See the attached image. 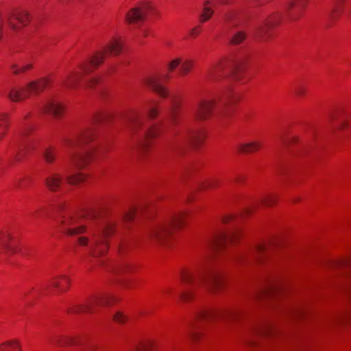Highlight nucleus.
<instances>
[{
    "instance_id": "nucleus-8",
    "label": "nucleus",
    "mask_w": 351,
    "mask_h": 351,
    "mask_svg": "<svg viewBox=\"0 0 351 351\" xmlns=\"http://www.w3.org/2000/svg\"><path fill=\"white\" fill-rule=\"evenodd\" d=\"M95 147L86 148L81 152H71L69 154L70 162L66 170V180L72 185L77 184L86 180V175L78 171L84 168L92 158Z\"/></svg>"
},
{
    "instance_id": "nucleus-47",
    "label": "nucleus",
    "mask_w": 351,
    "mask_h": 351,
    "mask_svg": "<svg viewBox=\"0 0 351 351\" xmlns=\"http://www.w3.org/2000/svg\"><path fill=\"white\" fill-rule=\"evenodd\" d=\"M295 93L299 96H303L305 93V88L302 86H299L296 88Z\"/></svg>"
},
{
    "instance_id": "nucleus-51",
    "label": "nucleus",
    "mask_w": 351,
    "mask_h": 351,
    "mask_svg": "<svg viewBox=\"0 0 351 351\" xmlns=\"http://www.w3.org/2000/svg\"><path fill=\"white\" fill-rule=\"evenodd\" d=\"M231 219H232V216H226L223 218V222L228 223Z\"/></svg>"
},
{
    "instance_id": "nucleus-26",
    "label": "nucleus",
    "mask_w": 351,
    "mask_h": 351,
    "mask_svg": "<svg viewBox=\"0 0 351 351\" xmlns=\"http://www.w3.org/2000/svg\"><path fill=\"white\" fill-rule=\"evenodd\" d=\"M274 332V328L271 323L264 322L254 325L251 328V332L255 335H267Z\"/></svg>"
},
{
    "instance_id": "nucleus-29",
    "label": "nucleus",
    "mask_w": 351,
    "mask_h": 351,
    "mask_svg": "<svg viewBox=\"0 0 351 351\" xmlns=\"http://www.w3.org/2000/svg\"><path fill=\"white\" fill-rule=\"evenodd\" d=\"M261 147V143L259 141H252L250 143H241L237 146L238 152L241 153H250L256 152Z\"/></svg>"
},
{
    "instance_id": "nucleus-5",
    "label": "nucleus",
    "mask_w": 351,
    "mask_h": 351,
    "mask_svg": "<svg viewBox=\"0 0 351 351\" xmlns=\"http://www.w3.org/2000/svg\"><path fill=\"white\" fill-rule=\"evenodd\" d=\"M237 97L230 90H226L219 99L199 100L193 108L195 119L204 121L213 116L222 117L228 114V108Z\"/></svg>"
},
{
    "instance_id": "nucleus-13",
    "label": "nucleus",
    "mask_w": 351,
    "mask_h": 351,
    "mask_svg": "<svg viewBox=\"0 0 351 351\" xmlns=\"http://www.w3.org/2000/svg\"><path fill=\"white\" fill-rule=\"evenodd\" d=\"M204 134L202 132L187 129L185 133L180 136L178 143H174L171 141H169L168 142L167 146H169V148H174L177 146H180V144L184 143L197 145L202 142Z\"/></svg>"
},
{
    "instance_id": "nucleus-15",
    "label": "nucleus",
    "mask_w": 351,
    "mask_h": 351,
    "mask_svg": "<svg viewBox=\"0 0 351 351\" xmlns=\"http://www.w3.org/2000/svg\"><path fill=\"white\" fill-rule=\"evenodd\" d=\"M239 234L240 230L239 228H232L228 232H221L215 236L212 241V245L215 248H221L228 243L234 242Z\"/></svg>"
},
{
    "instance_id": "nucleus-32",
    "label": "nucleus",
    "mask_w": 351,
    "mask_h": 351,
    "mask_svg": "<svg viewBox=\"0 0 351 351\" xmlns=\"http://www.w3.org/2000/svg\"><path fill=\"white\" fill-rule=\"evenodd\" d=\"M0 351H21V344L17 339H12L0 344Z\"/></svg>"
},
{
    "instance_id": "nucleus-18",
    "label": "nucleus",
    "mask_w": 351,
    "mask_h": 351,
    "mask_svg": "<svg viewBox=\"0 0 351 351\" xmlns=\"http://www.w3.org/2000/svg\"><path fill=\"white\" fill-rule=\"evenodd\" d=\"M195 62L191 59L182 60L180 57H176L171 60L168 64V69L170 71H173L179 65L180 68L179 70L181 75L188 74L193 68Z\"/></svg>"
},
{
    "instance_id": "nucleus-27",
    "label": "nucleus",
    "mask_w": 351,
    "mask_h": 351,
    "mask_svg": "<svg viewBox=\"0 0 351 351\" xmlns=\"http://www.w3.org/2000/svg\"><path fill=\"white\" fill-rule=\"evenodd\" d=\"M215 3L211 0H206L203 3L202 12L199 15V22L204 23L208 21L214 14Z\"/></svg>"
},
{
    "instance_id": "nucleus-58",
    "label": "nucleus",
    "mask_w": 351,
    "mask_h": 351,
    "mask_svg": "<svg viewBox=\"0 0 351 351\" xmlns=\"http://www.w3.org/2000/svg\"><path fill=\"white\" fill-rule=\"evenodd\" d=\"M209 185H210V187L213 186V184L212 183H210Z\"/></svg>"
},
{
    "instance_id": "nucleus-3",
    "label": "nucleus",
    "mask_w": 351,
    "mask_h": 351,
    "mask_svg": "<svg viewBox=\"0 0 351 351\" xmlns=\"http://www.w3.org/2000/svg\"><path fill=\"white\" fill-rule=\"evenodd\" d=\"M126 127L133 141L134 149L139 155L145 153L151 140L157 136L160 126L147 124L138 112H132L126 117Z\"/></svg>"
},
{
    "instance_id": "nucleus-6",
    "label": "nucleus",
    "mask_w": 351,
    "mask_h": 351,
    "mask_svg": "<svg viewBox=\"0 0 351 351\" xmlns=\"http://www.w3.org/2000/svg\"><path fill=\"white\" fill-rule=\"evenodd\" d=\"M241 311L236 308L227 309H212L204 308L197 313L195 321L197 324L193 325L190 335L195 339L199 335V332L195 331L199 327L207 324H210L216 320L220 319L226 323H231L237 321L241 316Z\"/></svg>"
},
{
    "instance_id": "nucleus-57",
    "label": "nucleus",
    "mask_w": 351,
    "mask_h": 351,
    "mask_svg": "<svg viewBox=\"0 0 351 351\" xmlns=\"http://www.w3.org/2000/svg\"><path fill=\"white\" fill-rule=\"evenodd\" d=\"M134 351H140L139 348H136Z\"/></svg>"
},
{
    "instance_id": "nucleus-45",
    "label": "nucleus",
    "mask_w": 351,
    "mask_h": 351,
    "mask_svg": "<svg viewBox=\"0 0 351 351\" xmlns=\"http://www.w3.org/2000/svg\"><path fill=\"white\" fill-rule=\"evenodd\" d=\"M200 29H201V26L200 25H197V26L195 27L194 28L191 29L190 35L191 36H197L199 34V32H200Z\"/></svg>"
},
{
    "instance_id": "nucleus-33",
    "label": "nucleus",
    "mask_w": 351,
    "mask_h": 351,
    "mask_svg": "<svg viewBox=\"0 0 351 351\" xmlns=\"http://www.w3.org/2000/svg\"><path fill=\"white\" fill-rule=\"evenodd\" d=\"M51 343L57 346L64 347L75 344V340L69 337L56 336L51 339Z\"/></svg>"
},
{
    "instance_id": "nucleus-48",
    "label": "nucleus",
    "mask_w": 351,
    "mask_h": 351,
    "mask_svg": "<svg viewBox=\"0 0 351 351\" xmlns=\"http://www.w3.org/2000/svg\"><path fill=\"white\" fill-rule=\"evenodd\" d=\"M99 82V79L96 77H93L89 80L86 83L88 86H92L93 84H97Z\"/></svg>"
},
{
    "instance_id": "nucleus-42",
    "label": "nucleus",
    "mask_w": 351,
    "mask_h": 351,
    "mask_svg": "<svg viewBox=\"0 0 351 351\" xmlns=\"http://www.w3.org/2000/svg\"><path fill=\"white\" fill-rule=\"evenodd\" d=\"M172 104L170 110V116L171 119L173 123H176V108H177V104L174 99H172Z\"/></svg>"
},
{
    "instance_id": "nucleus-30",
    "label": "nucleus",
    "mask_w": 351,
    "mask_h": 351,
    "mask_svg": "<svg viewBox=\"0 0 351 351\" xmlns=\"http://www.w3.org/2000/svg\"><path fill=\"white\" fill-rule=\"evenodd\" d=\"M147 117L149 119H155L159 114V104L154 101H148L145 106Z\"/></svg>"
},
{
    "instance_id": "nucleus-31",
    "label": "nucleus",
    "mask_w": 351,
    "mask_h": 351,
    "mask_svg": "<svg viewBox=\"0 0 351 351\" xmlns=\"http://www.w3.org/2000/svg\"><path fill=\"white\" fill-rule=\"evenodd\" d=\"M223 21L226 27L229 30H232L236 28L240 23L239 19L234 12L226 14L223 16Z\"/></svg>"
},
{
    "instance_id": "nucleus-11",
    "label": "nucleus",
    "mask_w": 351,
    "mask_h": 351,
    "mask_svg": "<svg viewBox=\"0 0 351 351\" xmlns=\"http://www.w3.org/2000/svg\"><path fill=\"white\" fill-rule=\"evenodd\" d=\"M273 247L274 245L271 243H258L249 253L239 255L237 257V259L239 261L246 262L250 261L251 259L258 260L262 257L269 256Z\"/></svg>"
},
{
    "instance_id": "nucleus-17",
    "label": "nucleus",
    "mask_w": 351,
    "mask_h": 351,
    "mask_svg": "<svg viewBox=\"0 0 351 351\" xmlns=\"http://www.w3.org/2000/svg\"><path fill=\"white\" fill-rule=\"evenodd\" d=\"M149 10L148 4H143L130 10L125 15V21L128 23H136L144 21Z\"/></svg>"
},
{
    "instance_id": "nucleus-10",
    "label": "nucleus",
    "mask_w": 351,
    "mask_h": 351,
    "mask_svg": "<svg viewBox=\"0 0 351 351\" xmlns=\"http://www.w3.org/2000/svg\"><path fill=\"white\" fill-rule=\"evenodd\" d=\"M27 133V130L21 131L16 136L11 145L12 162H20L24 157V150H30L33 149V143L25 139V136Z\"/></svg>"
},
{
    "instance_id": "nucleus-25",
    "label": "nucleus",
    "mask_w": 351,
    "mask_h": 351,
    "mask_svg": "<svg viewBox=\"0 0 351 351\" xmlns=\"http://www.w3.org/2000/svg\"><path fill=\"white\" fill-rule=\"evenodd\" d=\"M62 176L58 173H53L49 174L45 180L47 187L51 191H58L62 184Z\"/></svg>"
},
{
    "instance_id": "nucleus-23",
    "label": "nucleus",
    "mask_w": 351,
    "mask_h": 351,
    "mask_svg": "<svg viewBox=\"0 0 351 351\" xmlns=\"http://www.w3.org/2000/svg\"><path fill=\"white\" fill-rule=\"evenodd\" d=\"M69 278L65 275L54 276L49 281L44 289L51 288L59 292H64L69 288Z\"/></svg>"
},
{
    "instance_id": "nucleus-52",
    "label": "nucleus",
    "mask_w": 351,
    "mask_h": 351,
    "mask_svg": "<svg viewBox=\"0 0 351 351\" xmlns=\"http://www.w3.org/2000/svg\"><path fill=\"white\" fill-rule=\"evenodd\" d=\"M105 149H106V148L104 147V146L101 147H99V148L98 149L97 152H98L99 153L101 154L102 152H104Z\"/></svg>"
},
{
    "instance_id": "nucleus-21",
    "label": "nucleus",
    "mask_w": 351,
    "mask_h": 351,
    "mask_svg": "<svg viewBox=\"0 0 351 351\" xmlns=\"http://www.w3.org/2000/svg\"><path fill=\"white\" fill-rule=\"evenodd\" d=\"M64 107L62 104L55 98H48L43 104L42 110L43 112L51 114L55 117H61L64 112Z\"/></svg>"
},
{
    "instance_id": "nucleus-4",
    "label": "nucleus",
    "mask_w": 351,
    "mask_h": 351,
    "mask_svg": "<svg viewBox=\"0 0 351 351\" xmlns=\"http://www.w3.org/2000/svg\"><path fill=\"white\" fill-rule=\"evenodd\" d=\"M123 48L122 41L117 38H112L100 51H97L91 58L88 63L80 65V71H73L67 73L61 79V84L65 88H73L84 75L90 73L94 68H97L103 63L106 54L118 56Z\"/></svg>"
},
{
    "instance_id": "nucleus-12",
    "label": "nucleus",
    "mask_w": 351,
    "mask_h": 351,
    "mask_svg": "<svg viewBox=\"0 0 351 351\" xmlns=\"http://www.w3.org/2000/svg\"><path fill=\"white\" fill-rule=\"evenodd\" d=\"M110 300V298L108 295L95 298L84 304H75L72 306L68 310V313L73 314L82 312L93 313L95 306L108 304Z\"/></svg>"
},
{
    "instance_id": "nucleus-50",
    "label": "nucleus",
    "mask_w": 351,
    "mask_h": 351,
    "mask_svg": "<svg viewBox=\"0 0 351 351\" xmlns=\"http://www.w3.org/2000/svg\"><path fill=\"white\" fill-rule=\"evenodd\" d=\"M43 212H44V210L43 208H39L38 210H36L34 213H33V215L35 216V217H38L40 215H41V214L43 213Z\"/></svg>"
},
{
    "instance_id": "nucleus-54",
    "label": "nucleus",
    "mask_w": 351,
    "mask_h": 351,
    "mask_svg": "<svg viewBox=\"0 0 351 351\" xmlns=\"http://www.w3.org/2000/svg\"><path fill=\"white\" fill-rule=\"evenodd\" d=\"M341 264H342V265H348V264H349V261H343L341 262Z\"/></svg>"
},
{
    "instance_id": "nucleus-28",
    "label": "nucleus",
    "mask_w": 351,
    "mask_h": 351,
    "mask_svg": "<svg viewBox=\"0 0 351 351\" xmlns=\"http://www.w3.org/2000/svg\"><path fill=\"white\" fill-rule=\"evenodd\" d=\"M337 128L343 130L349 128L351 125V112H341L333 118Z\"/></svg>"
},
{
    "instance_id": "nucleus-24",
    "label": "nucleus",
    "mask_w": 351,
    "mask_h": 351,
    "mask_svg": "<svg viewBox=\"0 0 351 351\" xmlns=\"http://www.w3.org/2000/svg\"><path fill=\"white\" fill-rule=\"evenodd\" d=\"M308 0H289L286 4L287 12H290L289 18L295 20L299 17L300 12L306 6Z\"/></svg>"
},
{
    "instance_id": "nucleus-36",
    "label": "nucleus",
    "mask_w": 351,
    "mask_h": 351,
    "mask_svg": "<svg viewBox=\"0 0 351 351\" xmlns=\"http://www.w3.org/2000/svg\"><path fill=\"white\" fill-rule=\"evenodd\" d=\"M246 38V34L243 31H239L234 33L230 39V43L232 45L241 44Z\"/></svg>"
},
{
    "instance_id": "nucleus-38",
    "label": "nucleus",
    "mask_w": 351,
    "mask_h": 351,
    "mask_svg": "<svg viewBox=\"0 0 351 351\" xmlns=\"http://www.w3.org/2000/svg\"><path fill=\"white\" fill-rule=\"evenodd\" d=\"M33 65L32 63H25L21 66H19L16 64H13L11 66V69L14 74H19L20 73L25 72L32 68Z\"/></svg>"
},
{
    "instance_id": "nucleus-1",
    "label": "nucleus",
    "mask_w": 351,
    "mask_h": 351,
    "mask_svg": "<svg viewBox=\"0 0 351 351\" xmlns=\"http://www.w3.org/2000/svg\"><path fill=\"white\" fill-rule=\"evenodd\" d=\"M137 208L131 207L121 217H110L104 219L97 231L91 233V237L82 235L86 232L88 222L97 219L96 211L88 210L81 214H68L62 217L60 222V230L69 237H77L76 243L86 247L90 258L95 259L97 264H102L100 259L107 252V238L114 233L119 225L128 223L134 219Z\"/></svg>"
},
{
    "instance_id": "nucleus-34",
    "label": "nucleus",
    "mask_w": 351,
    "mask_h": 351,
    "mask_svg": "<svg viewBox=\"0 0 351 351\" xmlns=\"http://www.w3.org/2000/svg\"><path fill=\"white\" fill-rule=\"evenodd\" d=\"M346 0H336L330 12L331 19L335 20L339 18L342 13L343 4Z\"/></svg>"
},
{
    "instance_id": "nucleus-39",
    "label": "nucleus",
    "mask_w": 351,
    "mask_h": 351,
    "mask_svg": "<svg viewBox=\"0 0 351 351\" xmlns=\"http://www.w3.org/2000/svg\"><path fill=\"white\" fill-rule=\"evenodd\" d=\"M278 290V287L277 285L274 284H270L267 289H264L261 292H260L258 295V297H266L270 295L274 294Z\"/></svg>"
},
{
    "instance_id": "nucleus-19",
    "label": "nucleus",
    "mask_w": 351,
    "mask_h": 351,
    "mask_svg": "<svg viewBox=\"0 0 351 351\" xmlns=\"http://www.w3.org/2000/svg\"><path fill=\"white\" fill-rule=\"evenodd\" d=\"M19 251L16 242L12 241L10 234H0V252L10 256Z\"/></svg>"
},
{
    "instance_id": "nucleus-46",
    "label": "nucleus",
    "mask_w": 351,
    "mask_h": 351,
    "mask_svg": "<svg viewBox=\"0 0 351 351\" xmlns=\"http://www.w3.org/2000/svg\"><path fill=\"white\" fill-rule=\"evenodd\" d=\"M128 245V242L126 240H121L120 243L119 244V252L123 251L125 247H126Z\"/></svg>"
},
{
    "instance_id": "nucleus-44",
    "label": "nucleus",
    "mask_w": 351,
    "mask_h": 351,
    "mask_svg": "<svg viewBox=\"0 0 351 351\" xmlns=\"http://www.w3.org/2000/svg\"><path fill=\"white\" fill-rule=\"evenodd\" d=\"M302 308L300 306H293L287 309V312L291 314L300 315L302 313Z\"/></svg>"
},
{
    "instance_id": "nucleus-43",
    "label": "nucleus",
    "mask_w": 351,
    "mask_h": 351,
    "mask_svg": "<svg viewBox=\"0 0 351 351\" xmlns=\"http://www.w3.org/2000/svg\"><path fill=\"white\" fill-rule=\"evenodd\" d=\"M113 319L117 323L123 324L126 321L127 318L122 313L117 312L113 316Z\"/></svg>"
},
{
    "instance_id": "nucleus-22",
    "label": "nucleus",
    "mask_w": 351,
    "mask_h": 351,
    "mask_svg": "<svg viewBox=\"0 0 351 351\" xmlns=\"http://www.w3.org/2000/svg\"><path fill=\"white\" fill-rule=\"evenodd\" d=\"M280 14H275L267 19H263L257 26L256 32L259 36L263 37L269 33V31L278 24Z\"/></svg>"
},
{
    "instance_id": "nucleus-49",
    "label": "nucleus",
    "mask_w": 351,
    "mask_h": 351,
    "mask_svg": "<svg viewBox=\"0 0 351 351\" xmlns=\"http://www.w3.org/2000/svg\"><path fill=\"white\" fill-rule=\"evenodd\" d=\"M296 141V137L293 136V137L290 138L289 139H282V143L284 145H287V144H289V141Z\"/></svg>"
},
{
    "instance_id": "nucleus-37",
    "label": "nucleus",
    "mask_w": 351,
    "mask_h": 351,
    "mask_svg": "<svg viewBox=\"0 0 351 351\" xmlns=\"http://www.w3.org/2000/svg\"><path fill=\"white\" fill-rule=\"evenodd\" d=\"M43 157L47 163H52L56 158V153L54 149L47 148L43 154Z\"/></svg>"
},
{
    "instance_id": "nucleus-2",
    "label": "nucleus",
    "mask_w": 351,
    "mask_h": 351,
    "mask_svg": "<svg viewBox=\"0 0 351 351\" xmlns=\"http://www.w3.org/2000/svg\"><path fill=\"white\" fill-rule=\"evenodd\" d=\"M179 276L183 285L182 291L169 287L165 289V294L175 293L182 300L188 302L193 298L194 292L203 287L212 292H217L222 286L221 274L215 268L192 269L184 268L180 271Z\"/></svg>"
},
{
    "instance_id": "nucleus-35",
    "label": "nucleus",
    "mask_w": 351,
    "mask_h": 351,
    "mask_svg": "<svg viewBox=\"0 0 351 351\" xmlns=\"http://www.w3.org/2000/svg\"><path fill=\"white\" fill-rule=\"evenodd\" d=\"M8 126L9 121L7 114L0 115V140L5 136Z\"/></svg>"
},
{
    "instance_id": "nucleus-7",
    "label": "nucleus",
    "mask_w": 351,
    "mask_h": 351,
    "mask_svg": "<svg viewBox=\"0 0 351 351\" xmlns=\"http://www.w3.org/2000/svg\"><path fill=\"white\" fill-rule=\"evenodd\" d=\"M185 217L184 213H179L170 216L168 219L150 225L145 232V237L152 241L165 243L174 230L182 226Z\"/></svg>"
},
{
    "instance_id": "nucleus-9",
    "label": "nucleus",
    "mask_w": 351,
    "mask_h": 351,
    "mask_svg": "<svg viewBox=\"0 0 351 351\" xmlns=\"http://www.w3.org/2000/svg\"><path fill=\"white\" fill-rule=\"evenodd\" d=\"M50 82L51 79L48 77L32 81L21 90L14 88L12 89L8 93V97L12 101H19L29 96L28 93H39L43 91Z\"/></svg>"
},
{
    "instance_id": "nucleus-20",
    "label": "nucleus",
    "mask_w": 351,
    "mask_h": 351,
    "mask_svg": "<svg viewBox=\"0 0 351 351\" xmlns=\"http://www.w3.org/2000/svg\"><path fill=\"white\" fill-rule=\"evenodd\" d=\"M144 83L150 89L156 93L160 97L165 98L169 96V91L167 88L162 84L160 78L156 76L150 75L145 79Z\"/></svg>"
},
{
    "instance_id": "nucleus-14",
    "label": "nucleus",
    "mask_w": 351,
    "mask_h": 351,
    "mask_svg": "<svg viewBox=\"0 0 351 351\" xmlns=\"http://www.w3.org/2000/svg\"><path fill=\"white\" fill-rule=\"evenodd\" d=\"M229 67V62L226 60H222L214 63L207 71L206 79L208 82H215L219 80L226 73Z\"/></svg>"
},
{
    "instance_id": "nucleus-40",
    "label": "nucleus",
    "mask_w": 351,
    "mask_h": 351,
    "mask_svg": "<svg viewBox=\"0 0 351 351\" xmlns=\"http://www.w3.org/2000/svg\"><path fill=\"white\" fill-rule=\"evenodd\" d=\"M111 118V114L107 112L105 113H97L96 114L93 119V122L94 123H99L102 122H106L108 121Z\"/></svg>"
},
{
    "instance_id": "nucleus-41",
    "label": "nucleus",
    "mask_w": 351,
    "mask_h": 351,
    "mask_svg": "<svg viewBox=\"0 0 351 351\" xmlns=\"http://www.w3.org/2000/svg\"><path fill=\"white\" fill-rule=\"evenodd\" d=\"M262 204L267 206L273 205L276 202V197L274 195H268L264 197L262 200Z\"/></svg>"
},
{
    "instance_id": "nucleus-55",
    "label": "nucleus",
    "mask_w": 351,
    "mask_h": 351,
    "mask_svg": "<svg viewBox=\"0 0 351 351\" xmlns=\"http://www.w3.org/2000/svg\"><path fill=\"white\" fill-rule=\"evenodd\" d=\"M349 11L351 13V0L349 2Z\"/></svg>"
},
{
    "instance_id": "nucleus-56",
    "label": "nucleus",
    "mask_w": 351,
    "mask_h": 351,
    "mask_svg": "<svg viewBox=\"0 0 351 351\" xmlns=\"http://www.w3.org/2000/svg\"><path fill=\"white\" fill-rule=\"evenodd\" d=\"M219 3H226V1H225V0H219Z\"/></svg>"
},
{
    "instance_id": "nucleus-16",
    "label": "nucleus",
    "mask_w": 351,
    "mask_h": 351,
    "mask_svg": "<svg viewBox=\"0 0 351 351\" xmlns=\"http://www.w3.org/2000/svg\"><path fill=\"white\" fill-rule=\"evenodd\" d=\"M94 138L95 132L93 129L90 127L75 138L66 140L65 144L68 148L73 149L82 145L88 144Z\"/></svg>"
},
{
    "instance_id": "nucleus-53",
    "label": "nucleus",
    "mask_w": 351,
    "mask_h": 351,
    "mask_svg": "<svg viewBox=\"0 0 351 351\" xmlns=\"http://www.w3.org/2000/svg\"><path fill=\"white\" fill-rule=\"evenodd\" d=\"M126 269V266L125 265H123L121 266L120 268L117 269V271H123Z\"/></svg>"
}]
</instances>
